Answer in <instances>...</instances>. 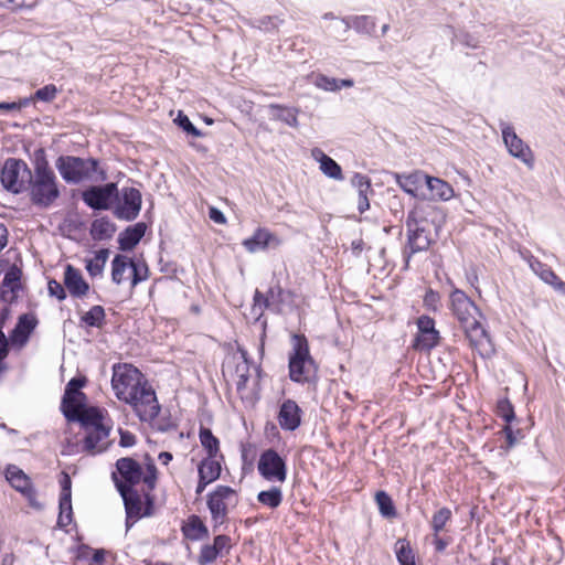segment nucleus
Masks as SVG:
<instances>
[{
    "mask_svg": "<svg viewBox=\"0 0 565 565\" xmlns=\"http://www.w3.org/2000/svg\"><path fill=\"white\" fill-rule=\"evenodd\" d=\"M111 371L110 384L116 398L130 406L140 422L153 423L161 412V405L146 374L126 362L115 363Z\"/></svg>",
    "mask_w": 565,
    "mask_h": 565,
    "instance_id": "1",
    "label": "nucleus"
},
{
    "mask_svg": "<svg viewBox=\"0 0 565 565\" xmlns=\"http://www.w3.org/2000/svg\"><path fill=\"white\" fill-rule=\"evenodd\" d=\"M449 298L451 312L463 329L471 350L481 358L493 355L494 345L480 321L482 315L477 305L460 289H454Z\"/></svg>",
    "mask_w": 565,
    "mask_h": 565,
    "instance_id": "2",
    "label": "nucleus"
},
{
    "mask_svg": "<svg viewBox=\"0 0 565 565\" xmlns=\"http://www.w3.org/2000/svg\"><path fill=\"white\" fill-rule=\"evenodd\" d=\"M222 374L227 383L235 385L236 392L243 402L255 403L258 399L262 367L252 365L248 352L238 347L235 352L226 355Z\"/></svg>",
    "mask_w": 565,
    "mask_h": 565,
    "instance_id": "3",
    "label": "nucleus"
},
{
    "mask_svg": "<svg viewBox=\"0 0 565 565\" xmlns=\"http://www.w3.org/2000/svg\"><path fill=\"white\" fill-rule=\"evenodd\" d=\"M77 422L79 423V431L74 443L76 454L97 456L111 446L113 443L109 436L113 422L107 411L90 406L84 418Z\"/></svg>",
    "mask_w": 565,
    "mask_h": 565,
    "instance_id": "4",
    "label": "nucleus"
},
{
    "mask_svg": "<svg viewBox=\"0 0 565 565\" xmlns=\"http://www.w3.org/2000/svg\"><path fill=\"white\" fill-rule=\"evenodd\" d=\"M116 471L113 472V480L118 492L135 490L140 487L141 491L153 492L159 480V470L154 459L146 454L142 461L132 457H122L116 461Z\"/></svg>",
    "mask_w": 565,
    "mask_h": 565,
    "instance_id": "5",
    "label": "nucleus"
},
{
    "mask_svg": "<svg viewBox=\"0 0 565 565\" xmlns=\"http://www.w3.org/2000/svg\"><path fill=\"white\" fill-rule=\"evenodd\" d=\"M31 160L33 172L28 180L25 192L33 205L47 209L61 196L60 182L49 163L44 148L35 149Z\"/></svg>",
    "mask_w": 565,
    "mask_h": 565,
    "instance_id": "6",
    "label": "nucleus"
},
{
    "mask_svg": "<svg viewBox=\"0 0 565 565\" xmlns=\"http://www.w3.org/2000/svg\"><path fill=\"white\" fill-rule=\"evenodd\" d=\"M288 372L289 379L298 384H311L318 381L319 365L310 353L307 337L302 333L291 335Z\"/></svg>",
    "mask_w": 565,
    "mask_h": 565,
    "instance_id": "7",
    "label": "nucleus"
},
{
    "mask_svg": "<svg viewBox=\"0 0 565 565\" xmlns=\"http://www.w3.org/2000/svg\"><path fill=\"white\" fill-rule=\"evenodd\" d=\"M205 501L213 530L216 531L228 523L231 513L239 505L241 491L227 484H217L206 493Z\"/></svg>",
    "mask_w": 565,
    "mask_h": 565,
    "instance_id": "8",
    "label": "nucleus"
},
{
    "mask_svg": "<svg viewBox=\"0 0 565 565\" xmlns=\"http://www.w3.org/2000/svg\"><path fill=\"white\" fill-rule=\"evenodd\" d=\"M56 169L66 183L77 184L98 174V180L107 178L105 170L100 169L99 161L94 158H81L75 156H61L55 162Z\"/></svg>",
    "mask_w": 565,
    "mask_h": 565,
    "instance_id": "9",
    "label": "nucleus"
},
{
    "mask_svg": "<svg viewBox=\"0 0 565 565\" xmlns=\"http://www.w3.org/2000/svg\"><path fill=\"white\" fill-rule=\"evenodd\" d=\"M33 170L22 159L8 158L0 171L3 188L13 194L25 192Z\"/></svg>",
    "mask_w": 565,
    "mask_h": 565,
    "instance_id": "10",
    "label": "nucleus"
},
{
    "mask_svg": "<svg viewBox=\"0 0 565 565\" xmlns=\"http://www.w3.org/2000/svg\"><path fill=\"white\" fill-rule=\"evenodd\" d=\"M126 510V524L131 526L139 519L143 516H150L154 509V497L153 492L135 490L119 492Z\"/></svg>",
    "mask_w": 565,
    "mask_h": 565,
    "instance_id": "11",
    "label": "nucleus"
},
{
    "mask_svg": "<svg viewBox=\"0 0 565 565\" xmlns=\"http://www.w3.org/2000/svg\"><path fill=\"white\" fill-rule=\"evenodd\" d=\"M452 521V511L448 507H441L436 510L429 521L431 531V544L438 554L445 553L447 547L454 542L448 526Z\"/></svg>",
    "mask_w": 565,
    "mask_h": 565,
    "instance_id": "12",
    "label": "nucleus"
},
{
    "mask_svg": "<svg viewBox=\"0 0 565 565\" xmlns=\"http://www.w3.org/2000/svg\"><path fill=\"white\" fill-rule=\"evenodd\" d=\"M4 478L28 501L30 507L41 508L32 479L20 467L12 463L8 465L4 469Z\"/></svg>",
    "mask_w": 565,
    "mask_h": 565,
    "instance_id": "13",
    "label": "nucleus"
},
{
    "mask_svg": "<svg viewBox=\"0 0 565 565\" xmlns=\"http://www.w3.org/2000/svg\"><path fill=\"white\" fill-rule=\"evenodd\" d=\"M417 332L412 341V349L419 352H430L439 345L440 333L436 329L435 320L423 315L416 320Z\"/></svg>",
    "mask_w": 565,
    "mask_h": 565,
    "instance_id": "14",
    "label": "nucleus"
},
{
    "mask_svg": "<svg viewBox=\"0 0 565 565\" xmlns=\"http://www.w3.org/2000/svg\"><path fill=\"white\" fill-rule=\"evenodd\" d=\"M257 469L267 481L284 483L287 479L286 461L275 449L270 448L260 454Z\"/></svg>",
    "mask_w": 565,
    "mask_h": 565,
    "instance_id": "15",
    "label": "nucleus"
},
{
    "mask_svg": "<svg viewBox=\"0 0 565 565\" xmlns=\"http://www.w3.org/2000/svg\"><path fill=\"white\" fill-rule=\"evenodd\" d=\"M233 547L232 539L226 534H217L212 543L201 545L196 562L199 565H211L221 556L227 555Z\"/></svg>",
    "mask_w": 565,
    "mask_h": 565,
    "instance_id": "16",
    "label": "nucleus"
},
{
    "mask_svg": "<svg viewBox=\"0 0 565 565\" xmlns=\"http://www.w3.org/2000/svg\"><path fill=\"white\" fill-rule=\"evenodd\" d=\"M117 194L116 183L105 185H93L83 191L82 199L84 203L94 210H107L111 199Z\"/></svg>",
    "mask_w": 565,
    "mask_h": 565,
    "instance_id": "17",
    "label": "nucleus"
},
{
    "mask_svg": "<svg viewBox=\"0 0 565 565\" xmlns=\"http://www.w3.org/2000/svg\"><path fill=\"white\" fill-rule=\"evenodd\" d=\"M223 457L206 456L198 465V484L195 489L196 494H201L209 484L220 479L222 473Z\"/></svg>",
    "mask_w": 565,
    "mask_h": 565,
    "instance_id": "18",
    "label": "nucleus"
},
{
    "mask_svg": "<svg viewBox=\"0 0 565 565\" xmlns=\"http://www.w3.org/2000/svg\"><path fill=\"white\" fill-rule=\"evenodd\" d=\"M303 411L298 403L291 398L284 399L278 408L277 422L285 431L297 430L302 423Z\"/></svg>",
    "mask_w": 565,
    "mask_h": 565,
    "instance_id": "19",
    "label": "nucleus"
},
{
    "mask_svg": "<svg viewBox=\"0 0 565 565\" xmlns=\"http://www.w3.org/2000/svg\"><path fill=\"white\" fill-rule=\"evenodd\" d=\"M502 137L510 154L532 168L534 164V154L531 148L515 134L514 128L505 126L502 129Z\"/></svg>",
    "mask_w": 565,
    "mask_h": 565,
    "instance_id": "20",
    "label": "nucleus"
},
{
    "mask_svg": "<svg viewBox=\"0 0 565 565\" xmlns=\"http://www.w3.org/2000/svg\"><path fill=\"white\" fill-rule=\"evenodd\" d=\"M86 394L83 392L64 393L61 409L70 422H77L84 418L90 406H86Z\"/></svg>",
    "mask_w": 565,
    "mask_h": 565,
    "instance_id": "21",
    "label": "nucleus"
},
{
    "mask_svg": "<svg viewBox=\"0 0 565 565\" xmlns=\"http://www.w3.org/2000/svg\"><path fill=\"white\" fill-rule=\"evenodd\" d=\"M394 178L397 185L406 193L414 198L426 199L423 188L427 184L428 174L415 170L411 173H395Z\"/></svg>",
    "mask_w": 565,
    "mask_h": 565,
    "instance_id": "22",
    "label": "nucleus"
},
{
    "mask_svg": "<svg viewBox=\"0 0 565 565\" xmlns=\"http://www.w3.org/2000/svg\"><path fill=\"white\" fill-rule=\"evenodd\" d=\"M142 196L136 188H125L122 190V202L116 210V215L120 220L132 221L141 210Z\"/></svg>",
    "mask_w": 565,
    "mask_h": 565,
    "instance_id": "23",
    "label": "nucleus"
},
{
    "mask_svg": "<svg viewBox=\"0 0 565 565\" xmlns=\"http://www.w3.org/2000/svg\"><path fill=\"white\" fill-rule=\"evenodd\" d=\"M63 284L66 291L73 298H85L90 289L89 284L84 279L82 271L71 264L64 268Z\"/></svg>",
    "mask_w": 565,
    "mask_h": 565,
    "instance_id": "24",
    "label": "nucleus"
},
{
    "mask_svg": "<svg viewBox=\"0 0 565 565\" xmlns=\"http://www.w3.org/2000/svg\"><path fill=\"white\" fill-rule=\"evenodd\" d=\"M280 244L281 239L266 227H257L253 235L242 243L249 253H256L268 247H278Z\"/></svg>",
    "mask_w": 565,
    "mask_h": 565,
    "instance_id": "25",
    "label": "nucleus"
},
{
    "mask_svg": "<svg viewBox=\"0 0 565 565\" xmlns=\"http://www.w3.org/2000/svg\"><path fill=\"white\" fill-rule=\"evenodd\" d=\"M22 271L17 266L10 267L4 274L0 285V299L7 303H13L22 289L21 284Z\"/></svg>",
    "mask_w": 565,
    "mask_h": 565,
    "instance_id": "26",
    "label": "nucleus"
},
{
    "mask_svg": "<svg viewBox=\"0 0 565 565\" xmlns=\"http://www.w3.org/2000/svg\"><path fill=\"white\" fill-rule=\"evenodd\" d=\"M438 213V207L428 202H417L408 212L406 217V227H426L429 223H434V218Z\"/></svg>",
    "mask_w": 565,
    "mask_h": 565,
    "instance_id": "27",
    "label": "nucleus"
},
{
    "mask_svg": "<svg viewBox=\"0 0 565 565\" xmlns=\"http://www.w3.org/2000/svg\"><path fill=\"white\" fill-rule=\"evenodd\" d=\"M407 228V244L405 248L406 264L409 258L419 252L429 248L431 238L430 233L426 227H406Z\"/></svg>",
    "mask_w": 565,
    "mask_h": 565,
    "instance_id": "28",
    "label": "nucleus"
},
{
    "mask_svg": "<svg viewBox=\"0 0 565 565\" xmlns=\"http://www.w3.org/2000/svg\"><path fill=\"white\" fill-rule=\"evenodd\" d=\"M181 533L184 539L191 542L202 541L210 536L207 525L198 514H191L182 522Z\"/></svg>",
    "mask_w": 565,
    "mask_h": 565,
    "instance_id": "29",
    "label": "nucleus"
},
{
    "mask_svg": "<svg viewBox=\"0 0 565 565\" xmlns=\"http://www.w3.org/2000/svg\"><path fill=\"white\" fill-rule=\"evenodd\" d=\"M529 265L544 282L552 286L556 291L565 295V281H563L547 264L532 256L529 258Z\"/></svg>",
    "mask_w": 565,
    "mask_h": 565,
    "instance_id": "30",
    "label": "nucleus"
},
{
    "mask_svg": "<svg viewBox=\"0 0 565 565\" xmlns=\"http://www.w3.org/2000/svg\"><path fill=\"white\" fill-rule=\"evenodd\" d=\"M311 157L319 162L320 170L324 175L338 181L344 179L341 167L320 148H313L311 150Z\"/></svg>",
    "mask_w": 565,
    "mask_h": 565,
    "instance_id": "31",
    "label": "nucleus"
},
{
    "mask_svg": "<svg viewBox=\"0 0 565 565\" xmlns=\"http://www.w3.org/2000/svg\"><path fill=\"white\" fill-rule=\"evenodd\" d=\"M352 184L358 190V210L360 213H364L370 209L369 196L374 192L371 180L367 175L355 173L352 177Z\"/></svg>",
    "mask_w": 565,
    "mask_h": 565,
    "instance_id": "32",
    "label": "nucleus"
},
{
    "mask_svg": "<svg viewBox=\"0 0 565 565\" xmlns=\"http://www.w3.org/2000/svg\"><path fill=\"white\" fill-rule=\"evenodd\" d=\"M38 319L33 313H24L19 317L18 322L12 331L11 338L14 342L25 343L38 326Z\"/></svg>",
    "mask_w": 565,
    "mask_h": 565,
    "instance_id": "33",
    "label": "nucleus"
},
{
    "mask_svg": "<svg viewBox=\"0 0 565 565\" xmlns=\"http://www.w3.org/2000/svg\"><path fill=\"white\" fill-rule=\"evenodd\" d=\"M426 188L429 192L426 199L429 200L448 201L454 196L452 186L440 178L428 175Z\"/></svg>",
    "mask_w": 565,
    "mask_h": 565,
    "instance_id": "34",
    "label": "nucleus"
},
{
    "mask_svg": "<svg viewBox=\"0 0 565 565\" xmlns=\"http://www.w3.org/2000/svg\"><path fill=\"white\" fill-rule=\"evenodd\" d=\"M89 232L93 239L106 241L114 236L116 225L106 216L99 217L93 221Z\"/></svg>",
    "mask_w": 565,
    "mask_h": 565,
    "instance_id": "35",
    "label": "nucleus"
},
{
    "mask_svg": "<svg viewBox=\"0 0 565 565\" xmlns=\"http://www.w3.org/2000/svg\"><path fill=\"white\" fill-rule=\"evenodd\" d=\"M145 233L146 224L142 222L126 228V231L119 237L120 248L124 250L134 248L143 237Z\"/></svg>",
    "mask_w": 565,
    "mask_h": 565,
    "instance_id": "36",
    "label": "nucleus"
},
{
    "mask_svg": "<svg viewBox=\"0 0 565 565\" xmlns=\"http://www.w3.org/2000/svg\"><path fill=\"white\" fill-rule=\"evenodd\" d=\"M199 439L201 446L206 452V456L212 457H223L224 455L221 451L220 439L213 435L210 428L200 427L199 430Z\"/></svg>",
    "mask_w": 565,
    "mask_h": 565,
    "instance_id": "37",
    "label": "nucleus"
},
{
    "mask_svg": "<svg viewBox=\"0 0 565 565\" xmlns=\"http://www.w3.org/2000/svg\"><path fill=\"white\" fill-rule=\"evenodd\" d=\"M132 259L125 255H116L111 262V280L120 285L126 280V271L131 270Z\"/></svg>",
    "mask_w": 565,
    "mask_h": 565,
    "instance_id": "38",
    "label": "nucleus"
},
{
    "mask_svg": "<svg viewBox=\"0 0 565 565\" xmlns=\"http://www.w3.org/2000/svg\"><path fill=\"white\" fill-rule=\"evenodd\" d=\"M269 109L276 120H280L290 127L298 126V109L280 104H270Z\"/></svg>",
    "mask_w": 565,
    "mask_h": 565,
    "instance_id": "39",
    "label": "nucleus"
},
{
    "mask_svg": "<svg viewBox=\"0 0 565 565\" xmlns=\"http://www.w3.org/2000/svg\"><path fill=\"white\" fill-rule=\"evenodd\" d=\"M81 322L89 328H103L106 323V312L103 306L95 305L81 317Z\"/></svg>",
    "mask_w": 565,
    "mask_h": 565,
    "instance_id": "40",
    "label": "nucleus"
},
{
    "mask_svg": "<svg viewBox=\"0 0 565 565\" xmlns=\"http://www.w3.org/2000/svg\"><path fill=\"white\" fill-rule=\"evenodd\" d=\"M108 256L109 250L102 248L95 253L93 258L85 260V268L90 277L100 276L103 274Z\"/></svg>",
    "mask_w": 565,
    "mask_h": 565,
    "instance_id": "41",
    "label": "nucleus"
},
{
    "mask_svg": "<svg viewBox=\"0 0 565 565\" xmlns=\"http://www.w3.org/2000/svg\"><path fill=\"white\" fill-rule=\"evenodd\" d=\"M395 554L399 565H414L415 552L411 545V542L403 537L398 539L395 543Z\"/></svg>",
    "mask_w": 565,
    "mask_h": 565,
    "instance_id": "42",
    "label": "nucleus"
},
{
    "mask_svg": "<svg viewBox=\"0 0 565 565\" xmlns=\"http://www.w3.org/2000/svg\"><path fill=\"white\" fill-rule=\"evenodd\" d=\"M257 500L263 505H266L270 509H276L282 502V491L278 487H273L269 490L260 491L257 494Z\"/></svg>",
    "mask_w": 565,
    "mask_h": 565,
    "instance_id": "43",
    "label": "nucleus"
},
{
    "mask_svg": "<svg viewBox=\"0 0 565 565\" xmlns=\"http://www.w3.org/2000/svg\"><path fill=\"white\" fill-rule=\"evenodd\" d=\"M375 502L380 513L385 518H395L397 512L392 498L383 490L375 493Z\"/></svg>",
    "mask_w": 565,
    "mask_h": 565,
    "instance_id": "44",
    "label": "nucleus"
},
{
    "mask_svg": "<svg viewBox=\"0 0 565 565\" xmlns=\"http://www.w3.org/2000/svg\"><path fill=\"white\" fill-rule=\"evenodd\" d=\"M58 508V524L66 526L72 522V495H60Z\"/></svg>",
    "mask_w": 565,
    "mask_h": 565,
    "instance_id": "45",
    "label": "nucleus"
},
{
    "mask_svg": "<svg viewBox=\"0 0 565 565\" xmlns=\"http://www.w3.org/2000/svg\"><path fill=\"white\" fill-rule=\"evenodd\" d=\"M131 287H136L139 282L149 278V268L145 262H135L131 265Z\"/></svg>",
    "mask_w": 565,
    "mask_h": 565,
    "instance_id": "46",
    "label": "nucleus"
},
{
    "mask_svg": "<svg viewBox=\"0 0 565 565\" xmlns=\"http://www.w3.org/2000/svg\"><path fill=\"white\" fill-rule=\"evenodd\" d=\"M495 415L502 418L507 425H510L515 417L512 403L508 398L499 399L495 406Z\"/></svg>",
    "mask_w": 565,
    "mask_h": 565,
    "instance_id": "47",
    "label": "nucleus"
},
{
    "mask_svg": "<svg viewBox=\"0 0 565 565\" xmlns=\"http://www.w3.org/2000/svg\"><path fill=\"white\" fill-rule=\"evenodd\" d=\"M58 89L54 84H47L33 94V96L30 99L31 100H41L45 103L53 102L57 96Z\"/></svg>",
    "mask_w": 565,
    "mask_h": 565,
    "instance_id": "48",
    "label": "nucleus"
},
{
    "mask_svg": "<svg viewBox=\"0 0 565 565\" xmlns=\"http://www.w3.org/2000/svg\"><path fill=\"white\" fill-rule=\"evenodd\" d=\"M269 305L268 296H265L263 292L256 289L253 297L252 311L257 320L264 315L265 309H267Z\"/></svg>",
    "mask_w": 565,
    "mask_h": 565,
    "instance_id": "49",
    "label": "nucleus"
},
{
    "mask_svg": "<svg viewBox=\"0 0 565 565\" xmlns=\"http://www.w3.org/2000/svg\"><path fill=\"white\" fill-rule=\"evenodd\" d=\"M353 28L358 32L371 34L375 31L376 23L372 17H366V15L355 17L353 19Z\"/></svg>",
    "mask_w": 565,
    "mask_h": 565,
    "instance_id": "50",
    "label": "nucleus"
},
{
    "mask_svg": "<svg viewBox=\"0 0 565 565\" xmlns=\"http://www.w3.org/2000/svg\"><path fill=\"white\" fill-rule=\"evenodd\" d=\"M423 303L426 309L436 312L440 305L439 292L431 288L427 289L423 299Z\"/></svg>",
    "mask_w": 565,
    "mask_h": 565,
    "instance_id": "51",
    "label": "nucleus"
},
{
    "mask_svg": "<svg viewBox=\"0 0 565 565\" xmlns=\"http://www.w3.org/2000/svg\"><path fill=\"white\" fill-rule=\"evenodd\" d=\"M47 291L51 297H55L60 301L65 300L67 297L64 284L62 285L56 279H50L47 281Z\"/></svg>",
    "mask_w": 565,
    "mask_h": 565,
    "instance_id": "52",
    "label": "nucleus"
},
{
    "mask_svg": "<svg viewBox=\"0 0 565 565\" xmlns=\"http://www.w3.org/2000/svg\"><path fill=\"white\" fill-rule=\"evenodd\" d=\"M178 125L189 135L193 137H201L202 132L191 122L186 115H183L181 111L179 113L178 118L175 119Z\"/></svg>",
    "mask_w": 565,
    "mask_h": 565,
    "instance_id": "53",
    "label": "nucleus"
},
{
    "mask_svg": "<svg viewBox=\"0 0 565 565\" xmlns=\"http://www.w3.org/2000/svg\"><path fill=\"white\" fill-rule=\"evenodd\" d=\"M87 383V379L85 376H77L71 379V381L66 384L65 392L64 393H75V392H82V387H84Z\"/></svg>",
    "mask_w": 565,
    "mask_h": 565,
    "instance_id": "54",
    "label": "nucleus"
},
{
    "mask_svg": "<svg viewBox=\"0 0 565 565\" xmlns=\"http://www.w3.org/2000/svg\"><path fill=\"white\" fill-rule=\"evenodd\" d=\"M119 435H120L119 445L121 447L126 448V447H132L134 445H136L137 438H136V435L132 434L131 431L119 429Z\"/></svg>",
    "mask_w": 565,
    "mask_h": 565,
    "instance_id": "55",
    "label": "nucleus"
},
{
    "mask_svg": "<svg viewBox=\"0 0 565 565\" xmlns=\"http://www.w3.org/2000/svg\"><path fill=\"white\" fill-rule=\"evenodd\" d=\"M30 103V99L24 98L19 102H12V103H0V110L4 111H13V110H20L22 107L28 106Z\"/></svg>",
    "mask_w": 565,
    "mask_h": 565,
    "instance_id": "56",
    "label": "nucleus"
},
{
    "mask_svg": "<svg viewBox=\"0 0 565 565\" xmlns=\"http://www.w3.org/2000/svg\"><path fill=\"white\" fill-rule=\"evenodd\" d=\"M502 433L505 435V446H503L502 448L505 451H509L515 445L516 438L510 425H505L502 428Z\"/></svg>",
    "mask_w": 565,
    "mask_h": 565,
    "instance_id": "57",
    "label": "nucleus"
},
{
    "mask_svg": "<svg viewBox=\"0 0 565 565\" xmlns=\"http://www.w3.org/2000/svg\"><path fill=\"white\" fill-rule=\"evenodd\" d=\"M209 217L214 223L220 224V225H224L227 222V220H226L225 215L223 214V212L220 211L215 206H210L209 207Z\"/></svg>",
    "mask_w": 565,
    "mask_h": 565,
    "instance_id": "58",
    "label": "nucleus"
},
{
    "mask_svg": "<svg viewBox=\"0 0 565 565\" xmlns=\"http://www.w3.org/2000/svg\"><path fill=\"white\" fill-rule=\"evenodd\" d=\"M61 484V493L60 495H72V480L71 477L63 472L62 478L60 479Z\"/></svg>",
    "mask_w": 565,
    "mask_h": 565,
    "instance_id": "59",
    "label": "nucleus"
},
{
    "mask_svg": "<svg viewBox=\"0 0 565 565\" xmlns=\"http://www.w3.org/2000/svg\"><path fill=\"white\" fill-rule=\"evenodd\" d=\"M8 228L4 224L0 223V252L7 246L8 244Z\"/></svg>",
    "mask_w": 565,
    "mask_h": 565,
    "instance_id": "60",
    "label": "nucleus"
},
{
    "mask_svg": "<svg viewBox=\"0 0 565 565\" xmlns=\"http://www.w3.org/2000/svg\"><path fill=\"white\" fill-rule=\"evenodd\" d=\"M105 561V553L103 550H96L92 557V564L90 565H102Z\"/></svg>",
    "mask_w": 565,
    "mask_h": 565,
    "instance_id": "61",
    "label": "nucleus"
},
{
    "mask_svg": "<svg viewBox=\"0 0 565 565\" xmlns=\"http://www.w3.org/2000/svg\"><path fill=\"white\" fill-rule=\"evenodd\" d=\"M158 459L163 466H168L170 461L173 459V456L169 451H161L158 456Z\"/></svg>",
    "mask_w": 565,
    "mask_h": 565,
    "instance_id": "62",
    "label": "nucleus"
},
{
    "mask_svg": "<svg viewBox=\"0 0 565 565\" xmlns=\"http://www.w3.org/2000/svg\"><path fill=\"white\" fill-rule=\"evenodd\" d=\"M490 565H509V562L503 557H493L490 562Z\"/></svg>",
    "mask_w": 565,
    "mask_h": 565,
    "instance_id": "63",
    "label": "nucleus"
},
{
    "mask_svg": "<svg viewBox=\"0 0 565 565\" xmlns=\"http://www.w3.org/2000/svg\"><path fill=\"white\" fill-rule=\"evenodd\" d=\"M342 85H344L347 87H351L353 85V81L352 79H343Z\"/></svg>",
    "mask_w": 565,
    "mask_h": 565,
    "instance_id": "64",
    "label": "nucleus"
}]
</instances>
